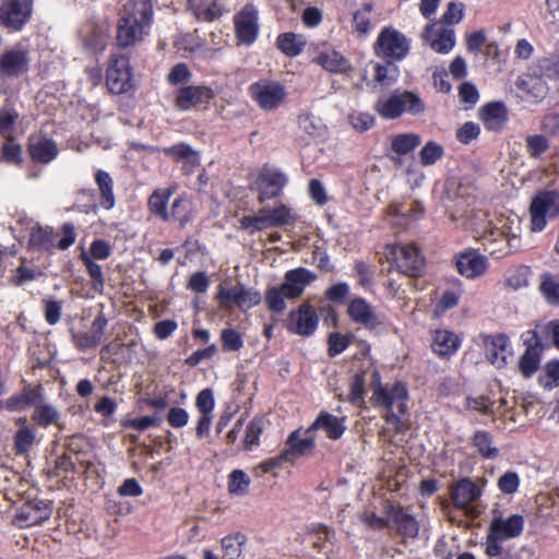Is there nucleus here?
Wrapping results in <instances>:
<instances>
[{
    "label": "nucleus",
    "instance_id": "b1692460",
    "mask_svg": "<svg viewBox=\"0 0 559 559\" xmlns=\"http://www.w3.org/2000/svg\"><path fill=\"white\" fill-rule=\"evenodd\" d=\"M481 495L478 485L468 477L456 480L450 488V497L453 506L463 510L472 502L476 501Z\"/></svg>",
    "mask_w": 559,
    "mask_h": 559
},
{
    "label": "nucleus",
    "instance_id": "680f3d73",
    "mask_svg": "<svg viewBox=\"0 0 559 559\" xmlns=\"http://www.w3.org/2000/svg\"><path fill=\"white\" fill-rule=\"evenodd\" d=\"M124 343L119 341H111L100 348V360L105 362H117L118 358L122 356L124 350Z\"/></svg>",
    "mask_w": 559,
    "mask_h": 559
},
{
    "label": "nucleus",
    "instance_id": "4c0bfd02",
    "mask_svg": "<svg viewBox=\"0 0 559 559\" xmlns=\"http://www.w3.org/2000/svg\"><path fill=\"white\" fill-rule=\"evenodd\" d=\"M314 60L330 72L344 73L350 69L348 61L335 50L320 52Z\"/></svg>",
    "mask_w": 559,
    "mask_h": 559
},
{
    "label": "nucleus",
    "instance_id": "aec40b11",
    "mask_svg": "<svg viewBox=\"0 0 559 559\" xmlns=\"http://www.w3.org/2000/svg\"><path fill=\"white\" fill-rule=\"evenodd\" d=\"M285 185L286 177L283 173L273 168H263L255 181L259 200L263 202L277 197Z\"/></svg>",
    "mask_w": 559,
    "mask_h": 559
},
{
    "label": "nucleus",
    "instance_id": "6ab92c4d",
    "mask_svg": "<svg viewBox=\"0 0 559 559\" xmlns=\"http://www.w3.org/2000/svg\"><path fill=\"white\" fill-rule=\"evenodd\" d=\"M235 28L237 37L242 44H251L255 40L259 31L258 11L252 4H247L236 14Z\"/></svg>",
    "mask_w": 559,
    "mask_h": 559
},
{
    "label": "nucleus",
    "instance_id": "bb28decb",
    "mask_svg": "<svg viewBox=\"0 0 559 559\" xmlns=\"http://www.w3.org/2000/svg\"><path fill=\"white\" fill-rule=\"evenodd\" d=\"M28 68V53L25 49L14 47L0 57V73L5 76H19Z\"/></svg>",
    "mask_w": 559,
    "mask_h": 559
},
{
    "label": "nucleus",
    "instance_id": "f257e3e1",
    "mask_svg": "<svg viewBox=\"0 0 559 559\" xmlns=\"http://www.w3.org/2000/svg\"><path fill=\"white\" fill-rule=\"evenodd\" d=\"M373 399L377 404L385 408L383 419L395 433H405L409 426L401 419V417L393 412L394 403H397V411L401 415L407 411L406 401L408 400V392L404 383L397 381L392 386H383L380 383V373L374 370L372 372Z\"/></svg>",
    "mask_w": 559,
    "mask_h": 559
},
{
    "label": "nucleus",
    "instance_id": "473e14b6",
    "mask_svg": "<svg viewBox=\"0 0 559 559\" xmlns=\"http://www.w3.org/2000/svg\"><path fill=\"white\" fill-rule=\"evenodd\" d=\"M31 157L43 164H47L58 155L57 144L49 139H32L28 146Z\"/></svg>",
    "mask_w": 559,
    "mask_h": 559
},
{
    "label": "nucleus",
    "instance_id": "a18cd8bd",
    "mask_svg": "<svg viewBox=\"0 0 559 559\" xmlns=\"http://www.w3.org/2000/svg\"><path fill=\"white\" fill-rule=\"evenodd\" d=\"M421 143V138L415 133H402L392 138V150L399 155H405Z\"/></svg>",
    "mask_w": 559,
    "mask_h": 559
},
{
    "label": "nucleus",
    "instance_id": "3c124183",
    "mask_svg": "<svg viewBox=\"0 0 559 559\" xmlns=\"http://www.w3.org/2000/svg\"><path fill=\"white\" fill-rule=\"evenodd\" d=\"M542 354V352L525 349L519 361V369L523 377L530 378L539 369Z\"/></svg>",
    "mask_w": 559,
    "mask_h": 559
},
{
    "label": "nucleus",
    "instance_id": "13d9d810",
    "mask_svg": "<svg viewBox=\"0 0 559 559\" xmlns=\"http://www.w3.org/2000/svg\"><path fill=\"white\" fill-rule=\"evenodd\" d=\"M221 342L223 350L225 352H238L243 346V340L241 334L238 331L230 328L222 330Z\"/></svg>",
    "mask_w": 559,
    "mask_h": 559
},
{
    "label": "nucleus",
    "instance_id": "6e6552de",
    "mask_svg": "<svg viewBox=\"0 0 559 559\" xmlns=\"http://www.w3.org/2000/svg\"><path fill=\"white\" fill-rule=\"evenodd\" d=\"M32 13V0H5L0 7V22L11 31H20Z\"/></svg>",
    "mask_w": 559,
    "mask_h": 559
},
{
    "label": "nucleus",
    "instance_id": "ea45409f",
    "mask_svg": "<svg viewBox=\"0 0 559 559\" xmlns=\"http://www.w3.org/2000/svg\"><path fill=\"white\" fill-rule=\"evenodd\" d=\"M189 5L199 20L212 22L222 15L216 0H189Z\"/></svg>",
    "mask_w": 559,
    "mask_h": 559
},
{
    "label": "nucleus",
    "instance_id": "a211bd4d",
    "mask_svg": "<svg viewBox=\"0 0 559 559\" xmlns=\"http://www.w3.org/2000/svg\"><path fill=\"white\" fill-rule=\"evenodd\" d=\"M484 347L487 359L498 368L504 367L508 357L512 354L510 340L503 333L486 335L484 337Z\"/></svg>",
    "mask_w": 559,
    "mask_h": 559
},
{
    "label": "nucleus",
    "instance_id": "4be33fe9",
    "mask_svg": "<svg viewBox=\"0 0 559 559\" xmlns=\"http://www.w3.org/2000/svg\"><path fill=\"white\" fill-rule=\"evenodd\" d=\"M148 26L147 22L120 17L117 25L118 46L126 48L141 41L147 34Z\"/></svg>",
    "mask_w": 559,
    "mask_h": 559
},
{
    "label": "nucleus",
    "instance_id": "c03bdc74",
    "mask_svg": "<svg viewBox=\"0 0 559 559\" xmlns=\"http://www.w3.org/2000/svg\"><path fill=\"white\" fill-rule=\"evenodd\" d=\"M539 290L551 306H559V281L550 273L542 275Z\"/></svg>",
    "mask_w": 559,
    "mask_h": 559
},
{
    "label": "nucleus",
    "instance_id": "603ef678",
    "mask_svg": "<svg viewBox=\"0 0 559 559\" xmlns=\"http://www.w3.org/2000/svg\"><path fill=\"white\" fill-rule=\"evenodd\" d=\"M80 259L87 270L93 289L97 293H102L105 281L100 265L87 258L86 253H81Z\"/></svg>",
    "mask_w": 559,
    "mask_h": 559
},
{
    "label": "nucleus",
    "instance_id": "ddd939ff",
    "mask_svg": "<svg viewBox=\"0 0 559 559\" xmlns=\"http://www.w3.org/2000/svg\"><path fill=\"white\" fill-rule=\"evenodd\" d=\"M376 53L379 57L402 59L409 49L406 37L392 28H384L377 40Z\"/></svg>",
    "mask_w": 559,
    "mask_h": 559
},
{
    "label": "nucleus",
    "instance_id": "72a5a7b5",
    "mask_svg": "<svg viewBox=\"0 0 559 559\" xmlns=\"http://www.w3.org/2000/svg\"><path fill=\"white\" fill-rule=\"evenodd\" d=\"M267 419L264 415H255L247 425L242 440V449L252 451L260 445V437L265 430Z\"/></svg>",
    "mask_w": 559,
    "mask_h": 559
},
{
    "label": "nucleus",
    "instance_id": "cd10ccee",
    "mask_svg": "<svg viewBox=\"0 0 559 559\" xmlns=\"http://www.w3.org/2000/svg\"><path fill=\"white\" fill-rule=\"evenodd\" d=\"M423 213L419 202L409 200L403 202H394L388 209V215L392 218L394 225L406 226L417 219Z\"/></svg>",
    "mask_w": 559,
    "mask_h": 559
},
{
    "label": "nucleus",
    "instance_id": "37998d69",
    "mask_svg": "<svg viewBox=\"0 0 559 559\" xmlns=\"http://www.w3.org/2000/svg\"><path fill=\"white\" fill-rule=\"evenodd\" d=\"M96 183L99 188L102 202L100 204L109 210L115 204V195L112 192V179L108 173L98 170L95 176Z\"/></svg>",
    "mask_w": 559,
    "mask_h": 559
},
{
    "label": "nucleus",
    "instance_id": "9d476101",
    "mask_svg": "<svg viewBox=\"0 0 559 559\" xmlns=\"http://www.w3.org/2000/svg\"><path fill=\"white\" fill-rule=\"evenodd\" d=\"M106 84L114 94H122L132 87L129 59L124 56H114L110 59Z\"/></svg>",
    "mask_w": 559,
    "mask_h": 559
},
{
    "label": "nucleus",
    "instance_id": "423d86ee",
    "mask_svg": "<svg viewBox=\"0 0 559 559\" xmlns=\"http://www.w3.org/2000/svg\"><path fill=\"white\" fill-rule=\"evenodd\" d=\"M531 228L540 231L547 223V218L559 215V192L543 191L533 200L530 206Z\"/></svg>",
    "mask_w": 559,
    "mask_h": 559
},
{
    "label": "nucleus",
    "instance_id": "052dcab7",
    "mask_svg": "<svg viewBox=\"0 0 559 559\" xmlns=\"http://www.w3.org/2000/svg\"><path fill=\"white\" fill-rule=\"evenodd\" d=\"M506 118V109L500 104H489L484 108V119L490 128L500 126Z\"/></svg>",
    "mask_w": 559,
    "mask_h": 559
},
{
    "label": "nucleus",
    "instance_id": "09e8293b",
    "mask_svg": "<svg viewBox=\"0 0 559 559\" xmlns=\"http://www.w3.org/2000/svg\"><path fill=\"white\" fill-rule=\"evenodd\" d=\"M366 371H360L354 374L347 401L354 406H361L365 396Z\"/></svg>",
    "mask_w": 559,
    "mask_h": 559
},
{
    "label": "nucleus",
    "instance_id": "a878e982",
    "mask_svg": "<svg viewBox=\"0 0 559 559\" xmlns=\"http://www.w3.org/2000/svg\"><path fill=\"white\" fill-rule=\"evenodd\" d=\"M347 313L352 321L364 325L366 329L373 330L381 324L372 306L361 297L352 299L347 307Z\"/></svg>",
    "mask_w": 559,
    "mask_h": 559
},
{
    "label": "nucleus",
    "instance_id": "58836bf2",
    "mask_svg": "<svg viewBox=\"0 0 559 559\" xmlns=\"http://www.w3.org/2000/svg\"><path fill=\"white\" fill-rule=\"evenodd\" d=\"M36 440L35 429L31 426L19 428L13 436V451L17 456L27 455Z\"/></svg>",
    "mask_w": 559,
    "mask_h": 559
},
{
    "label": "nucleus",
    "instance_id": "a19ab883",
    "mask_svg": "<svg viewBox=\"0 0 559 559\" xmlns=\"http://www.w3.org/2000/svg\"><path fill=\"white\" fill-rule=\"evenodd\" d=\"M192 204L186 198L176 199L168 210V218L165 222H176L183 225L191 218Z\"/></svg>",
    "mask_w": 559,
    "mask_h": 559
},
{
    "label": "nucleus",
    "instance_id": "864d4df0",
    "mask_svg": "<svg viewBox=\"0 0 559 559\" xmlns=\"http://www.w3.org/2000/svg\"><path fill=\"white\" fill-rule=\"evenodd\" d=\"M43 274L41 270L37 266H27L24 262L16 267L14 274L12 275L10 282L14 286H22L27 282L34 281Z\"/></svg>",
    "mask_w": 559,
    "mask_h": 559
},
{
    "label": "nucleus",
    "instance_id": "f3484780",
    "mask_svg": "<svg viewBox=\"0 0 559 559\" xmlns=\"http://www.w3.org/2000/svg\"><path fill=\"white\" fill-rule=\"evenodd\" d=\"M488 265V259L473 249H467L455 259L456 271L469 280L484 275Z\"/></svg>",
    "mask_w": 559,
    "mask_h": 559
},
{
    "label": "nucleus",
    "instance_id": "39448f33",
    "mask_svg": "<svg viewBox=\"0 0 559 559\" xmlns=\"http://www.w3.org/2000/svg\"><path fill=\"white\" fill-rule=\"evenodd\" d=\"M385 253L391 265L400 273L411 277L423 274L426 260L419 251V247H385Z\"/></svg>",
    "mask_w": 559,
    "mask_h": 559
},
{
    "label": "nucleus",
    "instance_id": "c756f323",
    "mask_svg": "<svg viewBox=\"0 0 559 559\" xmlns=\"http://www.w3.org/2000/svg\"><path fill=\"white\" fill-rule=\"evenodd\" d=\"M66 452L75 457L82 469L91 467V452L87 439L83 435H73L67 440Z\"/></svg>",
    "mask_w": 559,
    "mask_h": 559
},
{
    "label": "nucleus",
    "instance_id": "338daca9",
    "mask_svg": "<svg viewBox=\"0 0 559 559\" xmlns=\"http://www.w3.org/2000/svg\"><path fill=\"white\" fill-rule=\"evenodd\" d=\"M443 156V147L436 142H428L419 153L423 165H432Z\"/></svg>",
    "mask_w": 559,
    "mask_h": 559
},
{
    "label": "nucleus",
    "instance_id": "7c9ffc66",
    "mask_svg": "<svg viewBox=\"0 0 559 559\" xmlns=\"http://www.w3.org/2000/svg\"><path fill=\"white\" fill-rule=\"evenodd\" d=\"M302 428L299 427L292 431L286 440V444L288 445L285 449V453H287L288 457L293 462L296 457L302 456L309 452H311L316 447V440L313 437L301 438Z\"/></svg>",
    "mask_w": 559,
    "mask_h": 559
},
{
    "label": "nucleus",
    "instance_id": "69168bd1",
    "mask_svg": "<svg viewBox=\"0 0 559 559\" xmlns=\"http://www.w3.org/2000/svg\"><path fill=\"white\" fill-rule=\"evenodd\" d=\"M1 153L4 159L9 163L20 165L22 163V147L14 142L13 136L5 139L2 145Z\"/></svg>",
    "mask_w": 559,
    "mask_h": 559
},
{
    "label": "nucleus",
    "instance_id": "774afa93",
    "mask_svg": "<svg viewBox=\"0 0 559 559\" xmlns=\"http://www.w3.org/2000/svg\"><path fill=\"white\" fill-rule=\"evenodd\" d=\"M539 68L546 76L559 78V44L556 46L555 53L550 58L539 61Z\"/></svg>",
    "mask_w": 559,
    "mask_h": 559
},
{
    "label": "nucleus",
    "instance_id": "f03ea898",
    "mask_svg": "<svg viewBox=\"0 0 559 559\" xmlns=\"http://www.w3.org/2000/svg\"><path fill=\"white\" fill-rule=\"evenodd\" d=\"M314 280L316 275L305 267L287 271L280 286H272L265 290L264 301L267 309L274 313H283L286 309L285 298L290 300L299 298Z\"/></svg>",
    "mask_w": 559,
    "mask_h": 559
},
{
    "label": "nucleus",
    "instance_id": "7ed1b4c3",
    "mask_svg": "<svg viewBox=\"0 0 559 559\" xmlns=\"http://www.w3.org/2000/svg\"><path fill=\"white\" fill-rule=\"evenodd\" d=\"M524 530V519L520 514H512L508 519L496 516L491 520L485 543V555L496 556L500 554L501 542L515 538Z\"/></svg>",
    "mask_w": 559,
    "mask_h": 559
},
{
    "label": "nucleus",
    "instance_id": "412c9836",
    "mask_svg": "<svg viewBox=\"0 0 559 559\" xmlns=\"http://www.w3.org/2000/svg\"><path fill=\"white\" fill-rule=\"evenodd\" d=\"M345 419V417H337L326 411H321L305 433L310 435L317 430H323L328 439L338 440L346 431Z\"/></svg>",
    "mask_w": 559,
    "mask_h": 559
},
{
    "label": "nucleus",
    "instance_id": "4d7b16f0",
    "mask_svg": "<svg viewBox=\"0 0 559 559\" xmlns=\"http://www.w3.org/2000/svg\"><path fill=\"white\" fill-rule=\"evenodd\" d=\"M462 296L461 289H448L442 293L441 297L438 299L435 306V312L438 316L443 314L450 309H453L459 305L460 298Z\"/></svg>",
    "mask_w": 559,
    "mask_h": 559
},
{
    "label": "nucleus",
    "instance_id": "e2e57ef3",
    "mask_svg": "<svg viewBox=\"0 0 559 559\" xmlns=\"http://www.w3.org/2000/svg\"><path fill=\"white\" fill-rule=\"evenodd\" d=\"M328 354L330 357H335L342 354L349 345L350 337L341 333H331L328 337Z\"/></svg>",
    "mask_w": 559,
    "mask_h": 559
},
{
    "label": "nucleus",
    "instance_id": "dca6fc26",
    "mask_svg": "<svg viewBox=\"0 0 559 559\" xmlns=\"http://www.w3.org/2000/svg\"><path fill=\"white\" fill-rule=\"evenodd\" d=\"M214 97L211 87L204 85H188L177 90L175 105L179 110H188L209 103Z\"/></svg>",
    "mask_w": 559,
    "mask_h": 559
},
{
    "label": "nucleus",
    "instance_id": "f704fd0d",
    "mask_svg": "<svg viewBox=\"0 0 559 559\" xmlns=\"http://www.w3.org/2000/svg\"><path fill=\"white\" fill-rule=\"evenodd\" d=\"M121 19L139 20L151 23V0H128L121 11Z\"/></svg>",
    "mask_w": 559,
    "mask_h": 559
},
{
    "label": "nucleus",
    "instance_id": "0eeeda50",
    "mask_svg": "<svg viewBox=\"0 0 559 559\" xmlns=\"http://www.w3.org/2000/svg\"><path fill=\"white\" fill-rule=\"evenodd\" d=\"M290 219V210L285 205H280L273 210L263 209L254 216H245L241 218L240 224L243 229L254 231L275 225L288 224Z\"/></svg>",
    "mask_w": 559,
    "mask_h": 559
},
{
    "label": "nucleus",
    "instance_id": "c9c22d12",
    "mask_svg": "<svg viewBox=\"0 0 559 559\" xmlns=\"http://www.w3.org/2000/svg\"><path fill=\"white\" fill-rule=\"evenodd\" d=\"M121 19L139 20L151 23V0H128L121 11Z\"/></svg>",
    "mask_w": 559,
    "mask_h": 559
},
{
    "label": "nucleus",
    "instance_id": "2f4dec72",
    "mask_svg": "<svg viewBox=\"0 0 559 559\" xmlns=\"http://www.w3.org/2000/svg\"><path fill=\"white\" fill-rule=\"evenodd\" d=\"M471 444L484 460H495L499 456V449L493 445V437L487 430H476L471 438Z\"/></svg>",
    "mask_w": 559,
    "mask_h": 559
},
{
    "label": "nucleus",
    "instance_id": "2eb2a0df",
    "mask_svg": "<svg viewBox=\"0 0 559 559\" xmlns=\"http://www.w3.org/2000/svg\"><path fill=\"white\" fill-rule=\"evenodd\" d=\"M253 99L264 110L277 108L285 98L284 87L278 83L259 82L250 87Z\"/></svg>",
    "mask_w": 559,
    "mask_h": 559
},
{
    "label": "nucleus",
    "instance_id": "f8f14e48",
    "mask_svg": "<svg viewBox=\"0 0 559 559\" xmlns=\"http://www.w3.org/2000/svg\"><path fill=\"white\" fill-rule=\"evenodd\" d=\"M51 512V502L29 500L16 510L13 523L20 527L38 525L48 520Z\"/></svg>",
    "mask_w": 559,
    "mask_h": 559
},
{
    "label": "nucleus",
    "instance_id": "1a4fd4ad",
    "mask_svg": "<svg viewBox=\"0 0 559 559\" xmlns=\"http://www.w3.org/2000/svg\"><path fill=\"white\" fill-rule=\"evenodd\" d=\"M108 325V320L104 312H98V314L94 318L90 331H75L70 330L71 342L74 347L80 352H86L90 349H94L100 345L106 328Z\"/></svg>",
    "mask_w": 559,
    "mask_h": 559
},
{
    "label": "nucleus",
    "instance_id": "e433bc0d",
    "mask_svg": "<svg viewBox=\"0 0 559 559\" xmlns=\"http://www.w3.org/2000/svg\"><path fill=\"white\" fill-rule=\"evenodd\" d=\"M61 414L53 405L41 402L36 405L32 414V420L40 428L58 426Z\"/></svg>",
    "mask_w": 559,
    "mask_h": 559
},
{
    "label": "nucleus",
    "instance_id": "bf43d9fd",
    "mask_svg": "<svg viewBox=\"0 0 559 559\" xmlns=\"http://www.w3.org/2000/svg\"><path fill=\"white\" fill-rule=\"evenodd\" d=\"M41 304L46 322L50 325L58 323L62 314V301L44 298Z\"/></svg>",
    "mask_w": 559,
    "mask_h": 559
},
{
    "label": "nucleus",
    "instance_id": "5fc2aeb1",
    "mask_svg": "<svg viewBox=\"0 0 559 559\" xmlns=\"http://www.w3.org/2000/svg\"><path fill=\"white\" fill-rule=\"evenodd\" d=\"M531 269L526 265H520L509 273L504 285L513 290L521 289L528 285Z\"/></svg>",
    "mask_w": 559,
    "mask_h": 559
},
{
    "label": "nucleus",
    "instance_id": "20e7f679",
    "mask_svg": "<svg viewBox=\"0 0 559 559\" xmlns=\"http://www.w3.org/2000/svg\"><path fill=\"white\" fill-rule=\"evenodd\" d=\"M374 109L381 117L394 119L404 111H408L413 115L420 114L424 110V104L415 94L403 92L379 98L374 105Z\"/></svg>",
    "mask_w": 559,
    "mask_h": 559
},
{
    "label": "nucleus",
    "instance_id": "0e129e2a",
    "mask_svg": "<svg viewBox=\"0 0 559 559\" xmlns=\"http://www.w3.org/2000/svg\"><path fill=\"white\" fill-rule=\"evenodd\" d=\"M539 383L547 389L559 385V361H549L546 364L544 373L539 376Z\"/></svg>",
    "mask_w": 559,
    "mask_h": 559
},
{
    "label": "nucleus",
    "instance_id": "49530a36",
    "mask_svg": "<svg viewBox=\"0 0 559 559\" xmlns=\"http://www.w3.org/2000/svg\"><path fill=\"white\" fill-rule=\"evenodd\" d=\"M170 194L171 192L168 189L157 190L154 191L148 199V205L152 213L160 217L163 221L168 218L167 203Z\"/></svg>",
    "mask_w": 559,
    "mask_h": 559
},
{
    "label": "nucleus",
    "instance_id": "9b49d317",
    "mask_svg": "<svg viewBox=\"0 0 559 559\" xmlns=\"http://www.w3.org/2000/svg\"><path fill=\"white\" fill-rule=\"evenodd\" d=\"M318 322L319 317L314 307L308 302H304L297 310L289 312L286 328L290 333L300 336H309L317 330Z\"/></svg>",
    "mask_w": 559,
    "mask_h": 559
},
{
    "label": "nucleus",
    "instance_id": "6e6d98bb",
    "mask_svg": "<svg viewBox=\"0 0 559 559\" xmlns=\"http://www.w3.org/2000/svg\"><path fill=\"white\" fill-rule=\"evenodd\" d=\"M308 531L310 534L316 536V539L312 543V548L318 552H321L324 549L325 543L334 535L333 528L321 523L312 524Z\"/></svg>",
    "mask_w": 559,
    "mask_h": 559
},
{
    "label": "nucleus",
    "instance_id": "c85d7f7f",
    "mask_svg": "<svg viewBox=\"0 0 559 559\" xmlns=\"http://www.w3.org/2000/svg\"><path fill=\"white\" fill-rule=\"evenodd\" d=\"M219 299L233 301L239 308H252L261 302V294L254 289H247L243 285L237 284L228 289L221 288L218 292Z\"/></svg>",
    "mask_w": 559,
    "mask_h": 559
},
{
    "label": "nucleus",
    "instance_id": "79ce46f5",
    "mask_svg": "<svg viewBox=\"0 0 559 559\" xmlns=\"http://www.w3.org/2000/svg\"><path fill=\"white\" fill-rule=\"evenodd\" d=\"M246 542L247 537L241 533L225 536L222 539L223 559H238Z\"/></svg>",
    "mask_w": 559,
    "mask_h": 559
},
{
    "label": "nucleus",
    "instance_id": "de8ad7c7",
    "mask_svg": "<svg viewBox=\"0 0 559 559\" xmlns=\"http://www.w3.org/2000/svg\"><path fill=\"white\" fill-rule=\"evenodd\" d=\"M250 484V477L242 469H234L228 475L227 488L231 495L243 496L248 493Z\"/></svg>",
    "mask_w": 559,
    "mask_h": 559
},
{
    "label": "nucleus",
    "instance_id": "4468645a",
    "mask_svg": "<svg viewBox=\"0 0 559 559\" xmlns=\"http://www.w3.org/2000/svg\"><path fill=\"white\" fill-rule=\"evenodd\" d=\"M421 38L438 53H448L455 46V33L441 22L425 27Z\"/></svg>",
    "mask_w": 559,
    "mask_h": 559
},
{
    "label": "nucleus",
    "instance_id": "393cba45",
    "mask_svg": "<svg viewBox=\"0 0 559 559\" xmlns=\"http://www.w3.org/2000/svg\"><path fill=\"white\" fill-rule=\"evenodd\" d=\"M385 513L391 516L396 526V532L403 538H416L419 533V523L416 518L404 511L401 506L389 504Z\"/></svg>",
    "mask_w": 559,
    "mask_h": 559
},
{
    "label": "nucleus",
    "instance_id": "8fccbe9b",
    "mask_svg": "<svg viewBox=\"0 0 559 559\" xmlns=\"http://www.w3.org/2000/svg\"><path fill=\"white\" fill-rule=\"evenodd\" d=\"M277 46L286 56L295 57L302 50L305 41L293 33H284L277 37Z\"/></svg>",
    "mask_w": 559,
    "mask_h": 559
},
{
    "label": "nucleus",
    "instance_id": "5701e85b",
    "mask_svg": "<svg viewBox=\"0 0 559 559\" xmlns=\"http://www.w3.org/2000/svg\"><path fill=\"white\" fill-rule=\"evenodd\" d=\"M462 345V337L445 329H437L432 334L431 350L441 359H449Z\"/></svg>",
    "mask_w": 559,
    "mask_h": 559
}]
</instances>
